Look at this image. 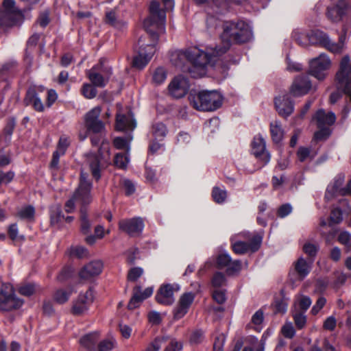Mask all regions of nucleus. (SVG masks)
<instances>
[{
    "label": "nucleus",
    "instance_id": "nucleus-1",
    "mask_svg": "<svg viewBox=\"0 0 351 351\" xmlns=\"http://www.w3.org/2000/svg\"><path fill=\"white\" fill-rule=\"evenodd\" d=\"M149 16L145 19L143 25L152 40V43L145 45L142 38L138 40L139 49L132 61L134 67L143 69L150 61L155 53V44L160 34L165 33L166 14L160 8L156 1H152L149 5Z\"/></svg>",
    "mask_w": 351,
    "mask_h": 351
},
{
    "label": "nucleus",
    "instance_id": "nucleus-2",
    "mask_svg": "<svg viewBox=\"0 0 351 351\" xmlns=\"http://www.w3.org/2000/svg\"><path fill=\"white\" fill-rule=\"evenodd\" d=\"M102 149H106L104 145L99 149V155L94 153H88L85 155V160L81 171L80 182L79 187L73 197L65 204V211L68 213H73L75 210V204H81L82 206L89 204L92 197L90 190L92 184L88 180V174L84 172L86 169L90 171L92 176L98 180L101 178V169L108 163V159L101 160Z\"/></svg>",
    "mask_w": 351,
    "mask_h": 351
},
{
    "label": "nucleus",
    "instance_id": "nucleus-3",
    "mask_svg": "<svg viewBox=\"0 0 351 351\" xmlns=\"http://www.w3.org/2000/svg\"><path fill=\"white\" fill-rule=\"evenodd\" d=\"M229 49V44L226 46L217 47L204 51L197 47L189 49L190 62L192 64L189 72L193 77L204 76L208 68H213L218 72L224 75L229 68V63L225 62L221 56Z\"/></svg>",
    "mask_w": 351,
    "mask_h": 351
},
{
    "label": "nucleus",
    "instance_id": "nucleus-4",
    "mask_svg": "<svg viewBox=\"0 0 351 351\" xmlns=\"http://www.w3.org/2000/svg\"><path fill=\"white\" fill-rule=\"evenodd\" d=\"M351 194V179L345 182V176L339 174L335 177L332 183L330 184L325 193L324 198L327 202L333 199L338 202L339 208L333 209L330 216L329 226L339 223L343 219V211L350 210L348 199L346 197Z\"/></svg>",
    "mask_w": 351,
    "mask_h": 351
},
{
    "label": "nucleus",
    "instance_id": "nucleus-5",
    "mask_svg": "<svg viewBox=\"0 0 351 351\" xmlns=\"http://www.w3.org/2000/svg\"><path fill=\"white\" fill-rule=\"evenodd\" d=\"M189 100L191 105L197 110L214 111L221 106L223 97L215 90H203L198 93L191 92Z\"/></svg>",
    "mask_w": 351,
    "mask_h": 351
},
{
    "label": "nucleus",
    "instance_id": "nucleus-6",
    "mask_svg": "<svg viewBox=\"0 0 351 351\" xmlns=\"http://www.w3.org/2000/svg\"><path fill=\"white\" fill-rule=\"evenodd\" d=\"M252 29L251 26L245 21L226 23L223 32L221 35L222 40H226L223 46L233 41L237 43H243L250 41L252 38Z\"/></svg>",
    "mask_w": 351,
    "mask_h": 351
},
{
    "label": "nucleus",
    "instance_id": "nucleus-7",
    "mask_svg": "<svg viewBox=\"0 0 351 351\" xmlns=\"http://www.w3.org/2000/svg\"><path fill=\"white\" fill-rule=\"evenodd\" d=\"M346 34L343 30V34L339 36L338 43L332 42L326 33L319 29L311 30L306 36L312 45H321L333 53H341L346 49Z\"/></svg>",
    "mask_w": 351,
    "mask_h": 351
},
{
    "label": "nucleus",
    "instance_id": "nucleus-8",
    "mask_svg": "<svg viewBox=\"0 0 351 351\" xmlns=\"http://www.w3.org/2000/svg\"><path fill=\"white\" fill-rule=\"evenodd\" d=\"M262 241L259 235H252L248 232H244L232 237L231 244L233 251L237 254H243L249 251H256Z\"/></svg>",
    "mask_w": 351,
    "mask_h": 351
},
{
    "label": "nucleus",
    "instance_id": "nucleus-9",
    "mask_svg": "<svg viewBox=\"0 0 351 351\" xmlns=\"http://www.w3.org/2000/svg\"><path fill=\"white\" fill-rule=\"evenodd\" d=\"M23 14L16 5L14 0H3L0 9V26L3 29L9 28L22 21Z\"/></svg>",
    "mask_w": 351,
    "mask_h": 351
},
{
    "label": "nucleus",
    "instance_id": "nucleus-10",
    "mask_svg": "<svg viewBox=\"0 0 351 351\" xmlns=\"http://www.w3.org/2000/svg\"><path fill=\"white\" fill-rule=\"evenodd\" d=\"M338 90L348 97L351 96V60L348 54L345 55L339 62V69L335 76Z\"/></svg>",
    "mask_w": 351,
    "mask_h": 351
},
{
    "label": "nucleus",
    "instance_id": "nucleus-11",
    "mask_svg": "<svg viewBox=\"0 0 351 351\" xmlns=\"http://www.w3.org/2000/svg\"><path fill=\"white\" fill-rule=\"evenodd\" d=\"M314 119L317 122L319 130L314 134V138L317 141L326 139L331 134L330 127L336 121V116L334 112H326L324 109L317 111L314 116Z\"/></svg>",
    "mask_w": 351,
    "mask_h": 351
},
{
    "label": "nucleus",
    "instance_id": "nucleus-12",
    "mask_svg": "<svg viewBox=\"0 0 351 351\" xmlns=\"http://www.w3.org/2000/svg\"><path fill=\"white\" fill-rule=\"evenodd\" d=\"M86 75L95 86L102 88L107 84L112 75V69L105 65L103 60H100L97 64L86 71Z\"/></svg>",
    "mask_w": 351,
    "mask_h": 351
},
{
    "label": "nucleus",
    "instance_id": "nucleus-13",
    "mask_svg": "<svg viewBox=\"0 0 351 351\" xmlns=\"http://www.w3.org/2000/svg\"><path fill=\"white\" fill-rule=\"evenodd\" d=\"M23 301L18 298L14 293L13 287L10 284H3L0 289V309L9 311L20 308Z\"/></svg>",
    "mask_w": 351,
    "mask_h": 351
},
{
    "label": "nucleus",
    "instance_id": "nucleus-14",
    "mask_svg": "<svg viewBox=\"0 0 351 351\" xmlns=\"http://www.w3.org/2000/svg\"><path fill=\"white\" fill-rule=\"evenodd\" d=\"M331 64L329 56L326 53H321L318 57L310 60L309 73L316 79L323 80L326 78Z\"/></svg>",
    "mask_w": 351,
    "mask_h": 351
},
{
    "label": "nucleus",
    "instance_id": "nucleus-15",
    "mask_svg": "<svg viewBox=\"0 0 351 351\" xmlns=\"http://www.w3.org/2000/svg\"><path fill=\"white\" fill-rule=\"evenodd\" d=\"M351 0H338L334 6L328 8L327 17L333 23L342 21L350 10Z\"/></svg>",
    "mask_w": 351,
    "mask_h": 351
},
{
    "label": "nucleus",
    "instance_id": "nucleus-16",
    "mask_svg": "<svg viewBox=\"0 0 351 351\" xmlns=\"http://www.w3.org/2000/svg\"><path fill=\"white\" fill-rule=\"evenodd\" d=\"M190 88L188 79L183 75L176 76L168 86L169 94L173 98L180 99L186 95Z\"/></svg>",
    "mask_w": 351,
    "mask_h": 351
},
{
    "label": "nucleus",
    "instance_id": "nucleus-17",
    "mask_svg": "<svg viewBox=\"0 0 351 351\" xmlns=\"http://www.w3.org/2000/svg\"><path fill=\"white\" fill-rule=\"evenodd\" d=\"M252 152L253 155L265 166L271 159L269 152L266 149V142L262 135L258 134L254 137L252 142Z\"/></svg>",
    "mask_w": 351,
    "mask_h": 351
},
{
    "label": "nucleus",
    "instance_id": "nucleus-18",
    "mask_svg": "<svg viewBox=\"0 0 351 351\" xmlns=\"http://www.w3.org/2000/svg\"><path fill=\"white\" fill-rule=\"evenodd\" d=\"M144 221L141 217L123 219L119 222V229L131 237L141 234L144 229Z\"/></svg>",
    "mask_w": 351,
    "mask_h": 351
},
{
    "label": "nucleus",
    "instance_id": "nucleus-19",
    "mask_svg": "<svg viewBox=\"0 0 351 351\" xmlns=\"http://www.w3.org/2000/svg\"><path fill=\"white\" fill-rule=\"evenodd\" d=\"M101 112V108L95 106L85 114L84 123L88 131L97 134L104 129L103 121L99 119Z\"/></svg>",
    "mask_w": 351,
    "mask_h": 351
},
{
    "label": "nucleus",
    "instance_id": "nucleus-20",
    "mask_svg": "<svg viewBox=\"0 0 351 351\" xmlns=\"http://www.w3.org/2000/svg\"><path fill=\"white\" fill-rule=\"evenodd\" d=\"M312 88V84L307 75L296 76L290 88L289 94L294 97L306 95Z\"/></svg>",
    "mask_w": 351,
    "mask_h": 351
},
{
    "label": "nucleus",
    "instance_id": "nucleus-21",
    "mask_svg": "<svg viewBox=\"0 0 351 351\" xmlns=\"http://www.w3.org/2000/svg\"><path fill=\"white\" fill-rule=\"evenodd\" d=\"M276 110L282 117H289L294 111V102L290 98V95L282 94L275 97Z\"/></svg>",
    "mask_w": 351,
    "mask_h": 351
},
{
    "label": "nucleus",
    "instance_id": "nucleus-22",
    "mask_svg": "<svg viewBox=\"0 0 351 351\" xmlns=\"http://www.w3.org/2000/svg\"><path fill=\"white\" fill-rule=\"evenodd\" d=\"M94 300V293L92 289H88L85 293H81L77 299L73 302V313L81 315L88 310L90 305Z\"/></svg>",
    "mask_w": 351,
    "mask_h": 351
},
{
    "label": "nucleus",
    "instance_id": "nucleus-23",
    "mask_svg": "<svg viewBox=\"0 0 351 351\" xmlns=\"http://www.w3.org/2000/svg\"><path fill=\"white\" fill-rule=\"evenodd\" d=\"M195 299V295L191 292L182 294L178 304L174 309V317L177 319L183 317L188 312L189 307Z\"/></svg>",
    "mask_w": 351,
    "mask_h": 351
},
{
    "label": "nucleus",
    "instance_id": "nucleus-24",
    "mask_svg": "<svg viewBox=\"0 0 351 351\" xmlns=\"http://www.w3.org/2000/svg\"><path fill=\"white\" fill-rule=\"evenodd\" d=\"M136 126L134 115L131 111L126 114L117 113L116 119V128L119 131L133 130Z\"/></svg>",
    "mask_w": 351,
    "mask_h": 351
},
{
    "label": "nucleus",
    "instance_id": "nucleus-25",
    "mask_svg": "<svg viewBox=\"0 0 351 351\" xmlns=\"http://www.w3.org/2000/svg\"><path fill=\"white\" fill-rule=\"evenodd\" d=\"M103 267L102 261L99 260L90 261L80 270L79 276L82 279H89L99 275L102 271Z\"/></svg>",
    "mask_w": 351,
    "mask_h": 351
},
{
    "label": "nucleus",
    "instance_id": "nucleus-26",
    "mask_svg": "<svg viewBox=\"0 0 351 351\" xmlns=\"http://www.w3.org/2000/svg\"><path fill=\"white\" fill-rule=\"evenodd\" d=\"M152 293L153 289L152 287H147L143 291H141L140 287H135L133 296L128 305V308L134 309L138 307L144 300L151 296Z\"/></svg>",
    "mask_w": 351,
    "mask_h": 351
},
{
    "label": "nucleus",
    "instance_id": "nucleus-27",
    "mask_svg": "<svg viewBox=\"0 0 351 351\" xmlns=\"http://www.w3.org/2000/svg\"><path fill=\"white\" fill-rule=\"evenodd\" d=\"M156 299L160 304H172L174 302L173 286L170 284L161 286L156 295Z\"/></svg>",
    "mask_w": 351,
    "mask_h": 351
},
{
    "label": "nucleus",
    "instance_id": "nucleus-28",
    "mask_svg": "<svg viewBox=\"0 0 351 351\" xmlns=\"http://www.w3.org/2000/svg\"><path fill=\"white\" fill-rule=\"evenodd\" d=\"M24 102L26 106L32 105L34 110L38 112H43L45 110L44 104L34 88L28 89Z\"/></svg>",
    "mask_w": 351,
    "mask_h": 351
},
{
    "label": "nucleus",
    "instance_id": "nucleus-29",
    "mask_svg": "<svg viewBox=\"0 0 351 351\" xmlns=\"http://www.w3.org/2000/svg\"><path fill=\"white\" fill-rule=\"evenodd\" d=\"M189 49L186 51L176 50L171 53L170 60L176 66H182L186 61L190 62Z\"/></svg>",
    "mask_w": 351,
    "mask_h": 351
},
{
    "label": "nucleus",
    "instance_id": "nucleus-30",
    "mask_svg": "<svg viewBox=\"0 0 351 351\" xmlns=\"http://www.w3.org/2000/svg\"><path fill=\"white\" fill-rule=\"evenodd\" d=\"M269 126L272 141L275 143H279L284 136V130L281 122L279 120H274L270 123Z\"/></svg>",
    "mask_w": 351,
    "mask_h": 351
},
{
    "label": "nucleus",
    "instance_id": "nucleus-31",
    "mask_svg": "<svg viewBox=\"0 0 351 351\" xmlns=\"http://www.w3.org/2000/svg\"><path fill=\"white\" fill-rule=\"evenodd\" d=\"M311 262L308 263L304 258H300L295 263V269L301 279L308 276L311 271Z\"/></svg>",
    "mask_w": 351,
    "mask_h": 351
},
{
    "label": "nucleus",
    "instance_id": "nucleus-32",
    "mask_svg": "<svg viewBox=\"0 0 351 351\" xmlns=\"http://www.w3.org/2000/svg\"><path fill=\"white\" fill-rule=\"evenodd\" d=\"M106 21L107 23L118 29H123L127 25L126 22L117 19L116 13L114 10H110L106 12Z\"/></svg>",
    "mask_w": 351,
    "mask_h": 351
},
{
    "label": "nucleus",
    "instance_id": "nucleus-33",
    "mask_svg": "<svg viewBox=\"0 0 351 351\" xmlns=\"http://www.w3.org/2000/svg\"><path fill=\"white\" fill-rule=\"evenodd\" d=\"M39 39L40 34H34L32 36H30V38L28 39L27 42V49L25 51V61L26 64L29 66L32 64L33 57L32 56V53L29 52V50L36 46Z\"/></svg>",
    "mask_w": 351,
    "mask_h": 351
},
{
    "label": "nucleus",
    "instance_id": "nucleus-34",
    "mask_svg": "<svg viewBox=\"0 0 351 351\" xmlns=\"http://www.w3.org/2000/svg\"><path fill=\"white\" fill-rule=\"evenodd\" d=\"M64 216L62 214L61 206L58 204L53 205L50 208V223L52 226H57L64 220Z\"/></svg>",
    "mask_w": 351,
    "mask_h": 351
},
{
    "label": "nucleus",
    "instance_id": "nucleus-35",
    "mask_svg": "<svg viewBox=\"0 0 351 351\" xmlns=\"http://www.w3.org/2000/svg\"><path fill=\"white\" fill-rule=\"evenodd\" d=\"M312 304L311 299L306 295L298 294L295 296L294 300V306L296 308L305 312L311 306Z\"/></svg>",
    "mask_w": 351,
    "mask_h": 351
},
{
    "label": "nucleus",
    "instance_id": "nucleus-36",
    "mask_svg": "<svg viewBox=\"0 0 351 351\" xmlns=\"http://www.w3.org/2000/svg\"><path fill=\"white\" fill-rule=\"evenodd\" d=\"M228 197L226 189L223 187L214 186L212 190V197L214 202L218 204H223L226 202Z\"/></svg>",
    "mask_w": 351,
    "mask_h": 351
},
{
    "label": "nucleus",
    "instance_id": "nucleus-37",
    "mask_svg": "<svg viewBox=\"0 0 351 351\" xmlns=\"http://www.w3.org/2000/svg\"><path fill=\"white\" fill-rule=\"evenodd\" d=\"M17 215L21 219L32 221L34 219L35 209L32 206H25L19 210Z\"/></svg>",
    "mask_w": 351,
    "mask_h": 351
},
{
    "label": "nucleus",
    "instance_id": "nucleus-38",
    "mask_svg": "<svg viewBox=\"0 0 351 351\" xmlns=\"http://www.w3.org/2000/svg\"><path fill=\"white\" fill-rule=\"evenodd\" d=\"M97 339H98V333L95 332H91V333H89V334H87V335L83 336L80 339V343L82 346H84L88 349H90V348L94 347L96 342L97 341Z\"/></svg>",
    "mask_w": 351,
    "mask_h": 351
},
{
    "label": "nucleus",
    "instance_id": "nucleus-39",
    "mask_svg": "<svg viewBox=\"0 0 351 351\" xmlns=\"http://www.w3.org/2000/svg\"><path fill=\"white\" fill-rule=\"evenodd\" d=\"M152 132L156 140H162L167 133V130L162 123H156L152 125Z\"/></svg>",
    "mask_w": 351,
    "mask_h": 351
},
{
    "label": "nucleus",
    "instance_id": "nucleus-40",
    "mask_svg": "<svg viewBox=\"0 0 351 351\" xmlns=\"http://www.w3.org/2000/svg\"><path fill=\"white\" fill-rule=\"evenodd\" d=\"M212 286L215 288L223 287L227 284V279L222 272H216L214 274L211 280Z\"/></svg>",
    "mask_w": 351,
    "mask_h": 351
},
{
    "label": "nucleus",
    "instance_id": "nucleus-41",
    "mask_svg": "<svg viewBox=\"0 0 351 351\" xmlns=\"http://www.w3.org/2000/svg\"><path fill=\"white\" fill-rule=\"evenodd\" d=\"M167 79V72L162 67L157 68L152 75V81L156 85L162 84Z\"/></svg>",
    "mask_w": 351,
    "mask_h": 351
},
{
    "label": "nucleus",
    "instance_id": "nucleus-42",
    "mask_svg": "<svg viewBox=\"0 0 351 351\" xmlns=\"http://www.w3.org/2000/svg\"><path fill=\"white\" fill-rule=\"evenodd\" d=\"M129 162V153H126L125 154L119 153L114 156V163L118 168L125 169Z\"/></svg>",
    "mask_w": 351,
    "mask_h": 351
},
{
    "label": "nucleus",
    "instance_id": "nucleus-43",
    "mask_svg": "<svg viewBox=\"0 0 351 351\" xmlns=\"http://www.w3.org/2000/svg\"><path fill=\"white\" fill-rule=\"evenodd\" d=\"M81 231L83 234H88L90 229V223L87 218L86 210L80 209Z\"/></svg>",
    "mask_w": 351,
    "mask_h": 351
},
{
    "label": "nucleus",
    "instance_id": "nucleus-44",
    "mask_svg": "<svg viewBox=\"0 0 351 351\" xmlns=\"http://www.w3.org/2000/svg\"><path fill=\"white\" fill-rule=\"evenodd\" d=\"M71 293V290L59 289L54 294V300L59 304H63L69 300Z\"/></svg>",
    "mask_w": 351,
    "mask_h": 351
},
{
    "label": "nucleus",
    "instance_id": "nucleus-45",
    "mask_svg": "<svg viewBox=\"0 0 351 351\" xmlns=\"http://www.w3.org/2000/svg\"><path fill=\"white\" fill-rule=\"evenodd\" d=\"M82 93L86 99H93L97 95V91L93 85L84 84L82 88Z\"/></svg>",
    "mask_w": 351,
    "mask_h": 351
},
{
    "label": "nucleus",
    "instance_id": "nucleus-46",
    "mask_svg": "<svg viewBox=\"0 0 351 351\" xmlns=\"http://www.w3.org/2000/svg\"><path fill=\"white\" fill-rule=\"evenodd\" d=\"M130 141H128L127 139L122 138V137H117L114 140V147L118 149H127V153H129L130 150Z\"/></svg>",
    "mask_w": 351,
    "mask_h": 351
},
{
    "label": "nucleus",
    "instance_id": "nucleus-47",
    "mask_svg": "<svg viewBox=\"0 0 351 351\" xmlns=\"http://www.w3.org/2000/svg\"><path fill=\"white\" fill-rule=\"evenodd\" d=\"M282 334L285 337L291 339L295 336V330L291 322H287L281 329Z\"/></svg>",
    "mask_w": 351,
    "mask_h": 351
},
{
    "label": "nucleus",
    "instance_id": "nucleus-48",
    "mask_svg": "<svg viewBox=\"0 0 351 351\" xmlns=\"http://www.w3.org/2000/svg\"><path fill=\"white\" fill-rule=\"evenodd\" d=\"M241 269V263L240 261H230V264L226 267V271L229 275H233L238 273Z\"/></svg>",
    "mask_w": 351,
    "mask_h": 351
},
{
    "label": "nucleus",
    "instance_id": "nucleus-49",
    "mask_svg": "<svg viewBox=\"0 0 351 351\" xmlns=\"http://www.w3.org/2000/svg\"><path fill=\"white\" fill-rule=\"evenodd\" d=\"M298 158L300 162H304L308 158H313V156L311 154L310 149L307 147H301L299 148L297 152Z\"/></svg>",
    "mask_w": 351,
    "mask_h": 351
},
{
    "label": "nucleus",
    "instance_id": "nucleus-50",
    "mask_svg": "<svg viewBox=\"0 0 351 351\" xmlns=\"http://www.w3.org/2000/svg\"><path fill=\"white\" fill-rule=\"evenodd\" d=\"M69 144L70 141L69 138L65 136H62L59 139L56 152H58L60 153V154L64 155Z\"/></svg>",
    "mask_w": 351,
    "mask_h": 351
},
{
    "label": "nucleus",
    "instance_id": "nucleus-51",
    "mask_svg": "<svg viewBox=\"0 0 351 351\" xmlns=\"http://www.w3.org/2000/svg\"><path fill=\"white\" fill-rule=\"evenodd\" d=\"M231 259L230 256L228 253L223 252L217 256V263L219 267H227Z\"/></svg>",
    "mask_w": 351,
    "mask_h": 351
},
{
    "label": "nucleus",
    "instance_id": "nucleus-52",
    "mask_svg": "<svg viewBox=\"0 0 351 351\" xmlns=\"http://www.w3.org/2000/svg\"><path fill=\"white\" fill-rule=\"evenodd\" d=\"M292 206L289 203H286L281 205L278 208L277 215L280 218H285L288 216L292 212Z\"/></svg>",
    "mask_w": 351,
    "mask_h": 351
},
{
    "label": "nucleus",
    "instance_id": "nucleus-53",
    "mask_svg": "<svg viewBox=\"0 0 351 351\" xmlns=\"http://www.w3.org/2000/svg\"><path fill=\"white\" fill-rule=\"evenodd\" d=\"M143 274V269L141 267L132 268L128 275V278L130 281H136Z\"/></svg>",
    "mask_w": 351,
    "mask_h": 351
},
{
    "label": "nucleus",
    "instance_id": "nucleus-54",
    "mask_svg": "<svg viewBox=\"0 0 351 351\" xmlns=\"http://www.w3.org/2000/svg\"><path fill=\"white\" fill-rule=\"evenodd\" d=\"M14 173L12 171H9L6 173L3 172L0 169V184H8L14 178Z\"/></svg>",
    "mask_w": 351,
    "mask_h": 351
},
{
    "label": "nucleus",
    "instance_id": "nucleus-55",
    "mask_svg": "<svg viewBox=\"0 0 351 351\" xmlns=\"http://www.w3.org/2000/svg\"><path fill=\"white\" fill-rule=\"evenodd\" d=\"M294 322L299 329L304 327L306 323V317L303 313H295L293 316Z\"/></svg>",
    "mask_w": 351,
    "mask_h": 351
},
{
    "label": "nucleus",
    "instance_id": "nucleus-56",
    "mask_svg": "<svg viewBox=\"0 0 351 351\" xmlns=\"http://www.w3.org/2000/svg\"><path fill=\"white\" fill-rule=\"evenodd\" d=\"M213 298L218 304H223L226 300V291L223 289H216L213 292Z\"/></svg>",
    "mask_w": 351,
    "mask_h": 351
},
{
    "label": "nucleus",
    "instance_id": "nucleus-57",
    "mask_svg": "<svg viewBox=\"0 0 351 351\" xmlns=\"http://www.w3.org/2000/svg\"><path fill=\"white\" fill-rule=\"evenodd\" d=\"M36 290V285L34 284H27L20 287L19 293L25 296L32 295Z\"/></svg>",
    "mask_w": 351,
    "mask_h": 351
},
{
    "label": "nucleus",
    "instance_id": "nucleus-58",
    "mask_svg": "<svg viewBox=\"0 0 351 351\" xmlns=\"http://www.w3.org/2000/svg\"><path fill=\"white\" fill-rule=\"evenodd\" d=\"M166 340L164 337L156 338L147 347L146 351H159L162 342Z\"/></svg>",
    "mask_w": 351,
    "mask_h": 351
},
{
    "label": "nucleus",
    "instance_id": "nucleus-59",
    "mask_svg": "<svg viewBox=\"0 0 351 351\" xmlns=\"http://www.w3.org/2000/svg\"><path fill=\"white\" fill-rule=\"evenodd\" d=\"M122 184L127 195H130L134 193L136 189L135 185L131 180L123 179L122 181Z\"/></svg>",
    "mask_w": 351,
    "mask_h": 351
},
{
    "label": "nucleus",
    "instance_id": "nucleus-60",
    "mask_svg": "<svg viewBox=\"0 0 351 351\" xmlns=\"http://www.w3.org/2000/svg\"><path fill=\"white\" fill-rule=\"evenodd\" d=\"M326 300L324 297H319L317 300L315 304L311 308V313L313 315H317L320 310L326 304Z\"/></svg>",
    "mask_w": 351,
    "mask_h": 351
},
{
    "label": "nucleus",
    "instance_id": "nucleus-61",
    "mask_svg": "<svg viewBox=\"0 0 351 351\" xmlns=\"http://www.w3.org/2000/svg\"><path fill=\"white\" fill-rule=\"evenodd\" d=\"M337 325V321L334 316H330L326 318L324 322V328L326 330L332 331L335 330Z\"/></svg>",
    "mask_w": 351,
    "mask_h": 351
},
{
    "label": "nucleus",
    "instance_id": "nucleus-62",
    "mask_svg": "<svg viewBox=\"0 0 351 351\" xmlns=\"http://www.w3.org/2000/svg\"><path fill=\"white\" fill-rule=\"evenodd\" d=\"M71 254L78 258H83L88 255V251L84 247L77 246L71 249Z\"/></svg>",
    "mask_w": 351,
    "mask_h": 351
},
{
    "label": "nucleus",
    "instance_id": "nucleus-63",
    "mask_svg": "<svg viewBox=\"0 0 351 351\" xmlns=\"http://www.w3.org/2000/svg\"><path fill=\"white\" fill-rule=\"evenodd\" d=\"M271 182L274 189L275 190H278L282 188L285 182V178L283 176H281L280 177L274 176L272 177Z\"/></svg>",
    "mask_w": 351,
    "mask_h": 351
},
{
    "label": "nucleus",
    "instance_id": "nucleus-64",
    "mask_svg": "<svg viewBox=\"0 0 351 351\" xmlns=\"http://www.w3.org/2000/svg\"><path fill=\"white\" fill-rule=\"evenodd\" d=\"M182 349V343L175 339H172L170 345L167 347L165 351H180Z\"/></svg>",
    "mask_w": 351,
    "mask_h": 351
}]
</instances>
